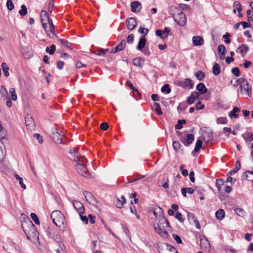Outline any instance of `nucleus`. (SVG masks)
Listing matches in <instances>:
<instances>
[{"mask_svg": "<svg viewBox=\"0 0 253 253\" xmlns=\"http://www.w3.org/2000/svg\"><path fill=\"white\" fill-rule=\"evenodd\" d=\"M220 66L219 64L214 63L212 67V73L215 76L218 75L220 73Z\"/></svg>", "mask_w": 253, "mask_h": 253, "instance_id": "nucleus-24", "label": "nucleus"}, {"mask_svg": "<svg viewBox=\"0 0 253 253\" xmlns=\"http://www.w3.org/2000/svg\"><path fill=\"white\" fill-rule=\"evenodd\" d=\"M247 16L249 21H250L251 19L253 17V11L248 10L247 11Z\"/></svg>", "mask_w": 253, "mask_h": 253, "instance_id": "nucleus-64", "label": "nucleus"}, {"mask_svg": "<svg viewBox=\"0 0 253 253\" xmlns=\"http://www.w3.org/2000/svg\"><path fill=\"white\" fill-rule=\"evenodd\" d=\"M187 108V105L185 102H182L179 103L177 107V110L179 111H183L185 110Z\"/></svg>", "mask_w": 253, "mask_h": 253, "instance_id": "nucleus-50", "label": "nucleus"}, {"mask_svg": "<svg viewBox=\"0 0 253 253\" xmlns=\"http://www.w3.org/2000/svg\"><path fill=\"white\" fill-rule=\"evenodd\" d=\"M0 93L1 95V97L3 99L5 100L8 99V94L5 87L3 85L1 86L0 89Z\"/></svg>", "mask_w": 253, "mask_h": 253, "instance_id": "nucleus-23", "label": "nucleus"}, {"mask_svg": "<svg viewBox=\"0 0 253 253\" xmlns=\"http://www.w3.org/2000/svg\"><path fill=\"white\" fill-rule=\"evenodd\" d=\"M21 216H23L24 219L21 223L22 228L27 239L30 240L31 237L36 236L37 234L35 225L29 217H26L24 214H22Z\"/></svg>", "mask_w": 253, "mask_h": 253, "instance_id": "nucleus-2", "label": "nucleus"}, {"mask_svg": "<svg viewBox=\"0 0 253 253\" xmlns=\"http://www.w3.org/2000/svg\"><path fill=\"white\" fill-rule=\"evenodd\" d=\"M108 49H99L95 51V54L99 56H104Z\"/></svg>", "mask_w": 253, "mask_h": 253, "instance_id": "nucleus-44", "label": "nucleus"}, {"mask_svg": "<svg viewBox=\"0 0 253 253\" xmlns=\"http://www.w3.org/2000/svg\"><path fill=\"white\" fill-rule=\"evenodd\" d=\"M132 63L134 65L139 67L141 66V59L135 58L132 61Z\"/></svg>", "mask_w": 253, "mask_h": 253, "instance_id": "nucleus-56", "label": "nucleus"}, {"mask_svg": "<svg viewBox=\"0 0 253 253\" xmlns=\"http://www.w3.org/2000/svg\"><path fill=\"white\" fill-rule=\"evenodd\" d=\"M59 42L63 45L67 47L68 48H71L70 45V43L68 42V41L65 39H59Z\"/></svg>", "mask_w": 253, "mask_h": 253, "instance_id": "nucleus-52", "label": "nucleus"}, {"mask_svg": "<svg viewBox=\"0 0 253 253\" xmlns=\"http://www.w3.org/2000/svg\"><path fill=\"white\" fill-rule=\"evenodd\" d=\"M184 165H181L180 166V170L182 174L184 176H187L188 175V170L187 169H184Z\"/></svg>", "mask_w": 253, "mask_h": 253, "instance_id": "nucleus-51", "label": "nucleus"}, {"mask_svg": "<svg viewBox=\"0 0 253 253\" xmlns=\"http://www.w3.org/2000/svg\"><path fill=\"white\" fill-rule=\"evenodd\" d=\"M196 89L202 94L206 93L207 91V88L203 83H199L196 86Z\"/></svg>", "mask_w": 253, "mask_h": 253, "instance_id": "nucleus-21", "label": "nucleus"}, {"mask_svg": "<svg viewBox=\"0 0 253 253\" xmlns=\"http://www.w3.org/2000/svg\"><path fill=\"white\" fill-rule=\"evenodd\" d=\"M187 216H188V218L189 220L194 222L195 220H197L195 215L192 213L189 212L188 213Z\"/></svg>", "mask_w": 253, "mask_h": 253, "instance_id": "nucleus-60", "label": "nucleus"}, {"mask_svg": "<svg viewBox=\"0 0 253 253\" xmlns=\"http://www.w3.org/2000/svg\"><path fill=\"white\" fill-rule=\"evenodd\" d=\"M46 51L49 53L50 54H53L56 50V46L55 45L52 44L51 45L50 47H46Z\"/></svg>", "mask_w": 253, "mask_h": 253, "instance_id": "nucleus-32", "label": "nucleus"}, {"mask_svg": "<svg viewBox=\"0 0 253 253\" xmlns=\"http://www.w3.org/2000/svg\"><path fill=\"white\" fill-rule=\"evenodd\" d=\"M27 13V7L25 5H21V9H20L19 11V14L22 16H23L24 15H25Z\"/></svg>", "mask_w": 253, "mask_h": 253, "instance_id": "nucleus-40", "label": "nucleus"}, {"mask_svg": "<svg viewBox=\"0 0 253 253\" xmlns=\"http://www.w3.org/2000/svg\"><path fill=\"white\" fill-rule=\"evenodd\" d=\"M25 125L29 130H34L36 126L35 123L33 118L30 114H27L25 117Z\"/></svg>", "mask_w": 253, "mask_h": 253, "instance_id": "nucleus-7", "label": "nucleus"}, {"mask_svg": "<svg viewBox=\"0 0 253 253\" xmlns=\"http://www.w3.org/2000/svg\"><path fill=\"white\" fill-rule=\"evenodd\" d=\"M49 18L48 13L46 11L42 10L41 13V20H43V19Z\"/></svg>", "mask_w": 253, "mask_h": 253, "instance_id": "nucleus-46", "label": "nucleus"}, {"mask_svg": "<svg viewBox=\"0 0 253 253\" xmlns=\"http://www.w3.org/2000/svg\"><path fill=\"white\" fill-rule=\"evenodd\" d=\"M243 81H245V79L241 78L239 79H234L231 81V84L235 87H237L238 85L240 86V84L243 83Z\"/></svg>", "mask_w": 253, "mask_h": 253, "instance_id": "nucleus-27", "label": "nucleus"}, {"mask_svg": "<svg viewBox=\"0 0 253 253\" xmlns=\"http://www.w3.org/2000/svg\"><path fill=\"white\" fill-rule=\"evenodd\" d=\"M195 75L196 77L197 78V79L199 81L203 80L205 77V75L204 73L200 70L196 72L195 73Z\"/></svg>", "mask_w": 253, "mask_h": 253, "instance_id": "nucleus-31", "label": "nucleus"}, {"mask_svg": "<svg viewBox=\"0 0 253 253\" xmlns=\"http://www.w3.org/2000/svg\"><path fill=\"white\" fill-rule=\"evenodd\" d=\"M108 124L106 122L102 123L100 126V128L103 130H106L108 128Z\"/></svg>", "mask_w": 253, "mask_h": 253, "instance_id": "nucleus-62", "label": "nucleus"}, {"mask_svg": "<svg viewBox=\"0 0 253 253\" xmlns=\"http://www.w3.org/2000/svg\"><path fill=\"white\" fill-rule=\"evenodd\" d=\"M126 27L128 30H132L137 26V23L135 18L133 17L129 18L126 20Z\"/></svg>", "mask_w": 253, "mask_h": 253, "instance_id": "nucleus-12", "label": "nucleus"}, {"mask_svg": "<svg viewBox=\"0 0 253 253\" xmlns=\"http://www.w3.org/2000/svg\"><path fill=\"white\" fill-rule=\"evenodd\" d=\"M42 27L44 29L45 32L49 37L53 38L54 36V26L53 24L47 25H46V27Z\"/></svg>", "mask_w": 253, "mask_h": 253, "instance_id": "nucleus-13", "label": "nucleus"}, {"mask_svg": "<svg viewBox=\"0 0 253 253\" xmlns=\"http://www.w3.org/2000/svg\"><path fill=\"white\" fill-rule=\"evenodd\" d=\"M141 9V4L138 1H134L131 3V10L132 12H139Z\"/></svg>", "mask_w": 253, "mask_h": 253, "instance_id": "nucleus-18", "label": "nucleus"}, {"mask_svg": "<svg viewBox=\"0 0 253 253\" xmlns=\"http://www.w3.org/2000/svg\"><path fill=\"white\" fill-rule=\"evenodd\" d=\"M234 211L239 216L244 217L246 215V212L242 209L238 208L235 209Z\"/></svg>", "mask_w": 253, "mask_h": 253, "instance_id": "nucleus-30", "label": "nucleus"}, {"mask_svg": "<svg viewBox=\"0 0 253 253\" xmlns=\"http://www.w3.org/2000/svg\"><path fill=\"white\" fill-rule=\"evenodd\" d=\"M203 142L201 140H198L196 143L194 151L198 152L199 151L202 147Z\"/></svg>", "mask_w": 253, "mask_h": 253, "instance_id": "nucleus-38", "label": "nucleus"}, {"mask_svg": "<svg viewBox=\"0 0 253 253\" xmlns=\"http://www.w3.org/2000/svg\"><path fill=\"white\" fill-rule=\"evenodd\" d=\"M9 93L10 94L12 100L13 101H16L17 100V97L15 90L14 88H10L9 89Z\"/></svg>", "mask_w": 253, "mask_h": 253, "instance_id": "nucleus-35", "label": "nucleus"}, {"mask_svg": "<svg viewBox=\"0 0 253 253\" xmlns=\"http://www.w3.org/2000/svg\"><path fill=\"white\" fill-rule=\"evenodd\" d=\"M121 199L118 198L115 202L116 206L118 208H122L126 202V199L124 196H122Z\"/></svg>", "mask_w": 253, "mask_h": 253, "instance_id": "nucleus-22", "label": "nucleus"}, {"mask_svg": "<svg viewBox=\"0 0 253 253\" xmlns=\"http://www.w3.org/2000/svg\"><path fill=\"white\" fill-rule=\"evenodd\" d=\"M231 72L236 77H239L240 75V71L238 67L232 69Z\"/></svg>", "mask_w": 253, "mask_h": 253, "instance_id": "nucleus-53", "label": "nucleus"}, {"mask_svg": "<svg viewBox=\"0 0 253 253\" xmlns=\"http://www.w3.org/2000/svg\"><path fill=\"white\" fill-rule=\"evenodd\" d=\"M1 68L2 70H3V72L4 74V75L5 76V77L9 76V73L8 72V71H9V68L8 67V66L7 65V64L4 62H2L1 64Z\"/></svg>", "mask_w": 253, "mask_h": 253, "instance_id": "nucleus-29", "label": "nucleus"}, {"mask_svg": "<svg viewBox=\"0 0 253 253\" xmlns=\"http://www.w3.org/2000/svg\"><path fill=\"white\" fill-rule=\"evenodd\" d=\"M186 120H179L177 123L175 125V127L177 129H180L182 128V125L186 123Z\"/></svg>", "mask_w": 253, "mask_h": 253, "instance_id": "nucleus-33", "label": "nucleus"}, {"mask_svg": "<svg viewBox=\"0 0 253 253\" xmlns=\"http://www.w3.org/2000/svg\"><path fill=\"white\" fill-rule=\"evenodd\" d=\"M240 111L241 109L237 107H234L233 108V110L229 113L228 115L231 119L233 118H237L239 117L238 113L240 112Z\"/></svg>", "mask_w": 253, "mask_h": 253, "instance_id": "nucleus-20", "label": "nucleus"}, {"mask_svg": "<svg viewBox=\"0 0 253 253\" xmlns=\"http://www.w3.org/2000/svg\"><path fill=\"white\" fill-rule=\"evenodd\" d=\"M6 6L9 10H11L14 8V5L12 0H7L6 2Z\"/></svg>", "mask_w": 253, "mask_h": 253, "instance_id": "nucleus-54", "label": "nucleus"}, {"mask_svg": "<svg viewBox=\"0 0 253 253\" xmlns=\"http://www.w3.org/2000/svg\"><path fill=\"white\" fill-rule=\"evenodd\" d=\"M241 168V164L239 161H237L235 163V168L230 171L231 174L235 173Z\"/></svg>", "mask_w": 253, "mask_h": 253, "instance_id": "nucleus-34", "label": "nucleus"}, {"mask_svg": "<svg viewBox=\"0 0 253 253\" xmlns=\"http://www.w3.org/2000/svg\"><path fill=\"white\" fill-rule=\"evenodd\" d=\"M205 107V105L202 104L201 101H198L196 104V109L197 110L203 109Z\"/></svg>", "mask_w": 253, "mask_h": 253, "instance_id": "nucleus-59", "label": "nucleus"}, {"mask_svg": "<svg viewBox=\"0 0 253 253\" xmlns=\"http://www.w3.org/2000/svg\"><path fill=\"white\" fill-rule=\"evenodd\" d=\"M69 153L72 159L76 163L75 169L78 173L85 177H89V173L85 166L86 160L84 156L79 153V148L78 147L72 148Z\"/></svg>", "mask_w": 253, "mask_h": 253, "instance_id": "nucleus-1", "label": "nucleus"}, {"mask_svg": "<svg viewBox=\"0 0 253 253\" xmlns=\"http://www.w3.org/2000/svg\"><path fill=\"white\" fill-rule=\"evenodd\" d=\"M224 184V181L222 179H217L216 180V186L219 191L221 190V186Z\"/></svg>", "mask_w": 253, "mask_h": 253, "instance_id": "nucleus-37", "label": "nucleus"}, {"mask_svg": "<svg viewBox=\"0 0 253 253\" xmlns=\"http://www.w3.org/2000/svg\"><path fill=\"white\" fill-rule=\"evenodd\" d=\"M42 25V26L46 27V25H51L53 24L52 21L51 20H50L49 18L48 19H43V20H41Z\"/></svg>", "mask_w": 253, "mask_h": 253, "instance_id": "nucleus-47", "label": "nucleus"}, {"mask_svg": "<svg viewBox=\"0 0 253 253\" xmlns=\"http://www.w3.org/2000/svg\"><path fill=\"white\" fill-rule=\"evenodd\" d=\"M169 227V221L163 216L160 217L157 226H154L155 230L164 238L168 237Z\"/></svg>", "mask_w": 253, "mask_h": 253, "instance_id": "nucleus-3", "label": "nucleus"}, {"mask_svg": "<svg viewBox=\"0 0 253 253\" xmlns=\"http://www.w3.org/2000/svg\"><path fill=\"white\" fill-rule=\"evenodd\" d=\"M216 123L218 124H226L227 120L225 117H219L216 119Z\"/></svg>", "mask_w": 253, "mask_h": 253, "instance_id": "nucleus-41", "label": "nucleus"}, {"mask_svg": "<svg viewBox=\"0 0 253 253\" xmlns=\"http://www.w3.org/2000/svg\"><path fill=\"white\" fill-rule=\"evenodd\" d=\"M148 32L149 30L148 29L144 28L142 27H140L139 28L138 32L143 34V35L142 36H144V37L148 34Z\"/></svg>", "mask_w": 253, "mask_h": 253, "instance_id": "nucleus-45", "label": "nucleus"}, {"mask_svg": "<svg viewBox=\"0 0 253 253\" xmlns=\"http://www.w3.org/2000/svg\"><path fill=\"white\" fill-rule=\"evenodd\" d=\"M181 193L184 197L186 196V193L192 194L194 193V190L192 188H182L181 189Z\"/></svg>", "mask_w": 253, "mask_h": 253, "instance_id": "nucleus-26", "label": "nucleus"}, {"mask_svg": "<svg viewBox=\"0 0 253 253\" xmlns=\"http://www.w3.org/2000/svg\"><path fill=\"white\" fill-rule=\"evenodd\" d=\"M126 40H123L120 43L114 48H113L111 51V53H115L117 52L123 50L126 47Z\"/></svg>", "mask_w": 253, "mask_h": 253, "instance_id": "nucleus-14", "label": "nucleus"}, {"mask_svg": "<svg viewBox=\"0 0 253 253\" xmlns=\"http://www.w3.org/2000/svg\"><path fill=\"white\" fill-rule=\"evenodd\" d=\"M248 49L249 48L248 46L244 44H242L241 46H240L238 49V50L239 51V52L241 53L242 55L243 56L246 54Z\"/></svg>", "mask_w": 253, "mask_h": 253, "instance_id": "nucleus-28", "label": "nucleus"}, {"mask_svg": "<svg viewBox=\"0 0 253 253\" xmlns=\"http://www.w3.org/2000/svg\"><path fill=\"white\" fill-rule=\"evenodd\" d=\"M246 173L247 174V179L249 181H253V171L248 170Z\"/></svg>", "mask_w": 253, "mask_h": 253, "instance_id": "nucleus-42", "label": "nucleus"}, {"mask_svg": "<svg viewBox=\"0 0 253 253\" xmlns=\"http://www.w3.org/2000/svg\"><path fill=\"white\" fill-rule=\"evenodd\" d=\"M154 106H155V111L156 113L159 115H162L163 114V111L161 110L160 104L158 103L155 102Z\"/></svg>", "mask_w": 253, "mask_h": 253, "instance_id": "nucleus-36", "label": "nucleus"}, {"mask_svg": "<svg viewBox=\"0 0 253 253\" xmlns=\"http://www.w3.org/2000/svg\"><path fill=\"white\" fill-rule=\"evenodd\" d=\"M83 194L88 203L92 205H95L97 204L96 198L90 192L84 191Z\"/></svg>", "mask_w": 253, "mask_h": 253, "instance_id": "nucleus-10", "label": "nucleus"}, {"mask_svg": "<svg viewBox=\"0 0 253 253\" xmlns=\"http://www.w3.org/2000/svg\"><path fill=\"white\" fill-rule=\"evenodd\" d=\"M225 46L223 44L219 45L218 46V52L219 54H221L222 52H225Z\"/></svg>", "mask_w": 253, "mask_h": 253, "instance_id": "nucleus-61", "label": "nucleus"}, {"mask_svg": "<svg viewBox=\"0 0 253 253\" xmlns=\"http://www.w3.org/2000/svg\"><path fill=\"white\" fill-rule=\"evenodd\" d=\"M179 85L182 87H188L189 89H191L193 88L194 84L191 79H186L184 81H181Z\"/></svg>", "mask_w": 253, "mask_h": 253, "instance_id": "nucleus-15", "label": "nucleus"}, {"mask_svg": "<svg viewBox=\"0 0 253 253\" xmlns=\"http://www.w3.org/2000/svg\"><path fill=\"white\" fill-rule=\"evenodd\" d=\"M194 138L195 137L193 134H188L186 137H181L180 140L185 146H188L193 143Z\"/></svg>", "mask_w": 253, "mask_h": 253, "instance_id": "nucleus-9", "label": "nucleus"}, {"mask_svg": "<svg viewBox=\"0 0 253 253\" xmlns=\"http://www.w3.org/2000/svg\"><path fill=\"white\" fill-rule=\"evenodd\" d=\"M54 6V0H49L48 7V10L51 13Z\"/></svg>", "mask_w": 253, "mask_h": 253, "instance_id": "nucleus-49", "label": "nucleus"}, {"mask_svg": "<svg viewBox=\"0 0 253 253\" xmlns=\"http://www.w3.org/2000/svg\"><path fill=\"white\" fill-rule=\"evenodd\" d=\"M170 28L169 27H165L164 30H157L156 31V35L161 38L162 39L167 38L169 35H170Z\"/></svg>", "mask_w": 253, "mask_h": 253, "instance_id": "nucleus-8", "label": "nucleus"}, {"mask_svg": "<svg viewBox=\"0 0 253 253\" xmlns=\"http://www.w3.org/2000/svg\"><path fill=\"white\" fill-rule=\"evenodd\" d=\"M74 209L79 214L84 213V208L83 204L79 201L74 200L72 202Z\"/></svg>", "mask_w": 253, "mask_h": 253, "instance_id": "nucleus-11", "label": "nucleus"}, {"mask_svg": "<svg viewBox=\"0 0 253 253\" xmlns=\"http://www.w3.org/2000/svg\"><path fill=\"white\" fill-rule=\"evenodd\" d=\"M182 215L181 213L178 211H177L175 213V217L176 219H177L180 222H183L184 219L182 218Z\"/></svg>", "mask_w": 253, "mask_h": 253, "instance_id": "nucleus-55", "label": "nucleus"}, {"mask_svg": "<svg viewBox=\"0 0 253 253\" xmlns=\"http://www.w3.org/2000/svg\"><path fill=\"white\" fill-rule=\"evenodd\" d=\"M134 41V36L132 34L128 35L127 38V42L128 43H132Z\"/></svg>", "mask_w": 253, "mask_h": 253, "instance_id": "nucleus-63", "label": "nucleus"}, {"mask_svg": "<svg viewBox=\"0 0 253 253\" xmlns=\"http://www.w3.org/2000/svg\"><path fill=\"white\" fill-rule=\"evenodd\" d=\"M170 12L174 21L179 26H183L186 23L185 14L179 9L174 6L170 8Z\"/></svg>", "mask_w": 253, "mask_h": 253, "instance_id": "nucleus-4", "label": "nucleus"}, {"mask_svg": "<svg viewBox=\"0 0 253 253\" xmlns=\"http://www.w3.org/2000/svg\"><path fill=\"white\" fill-rule=\"evenodd\" d=\"M169 178L167 176H164L163 177L162 179H160L158 181V184L160 186H161L165 189L169 188Z\"/></svg>", "mask_w": 253, "mask_h": 253, "instance_id": "nucleus-17", "label": "nucleus"}, {"mask_svg": "<svg viewBox=\"0 0 253 253\" xmlns=\"http://www.w3.org/2000/svg\"><path fill=\"white\" fill-rule=\"evenodd\" d=\"M172 237L175 240L177 243L181 244L182 243V240L180 237L178 235L173 234Z\"/></svg>", "mask_w": 253, "mask_h": 253, "instance_id": "nucleus-58", "label": "nucleus"}, {"mask_svg": "<svg viewBox=\"0 0 253 253\" xmlns=\"http://www.w3.org/2000/svg\"><path fill=\"white\" fill-rule=\"evenodd\" d=\"M161 91L163 92H166L167 94H169L170 92V89L169 87V85L168 84H166L161 88Z\"/></svg>", "mask_w": 253, "mask_h": 253, "instance_id": "nucleus-43", "label": "nucleus"}, {"mask_svg": "<svg viewBox=\"0 0 253 253\" xmlns=\"http://www.w3.org/2000/svg\"><path fill=\"white\" fill-rule=\"evenodd\" d=\"M172 147L174 150L177 152L180 148L181 144L178 141H174L172 142Z\"/></svg>", "mask_w": 253, "mask_h": 253, "instance_id": "nucleus-39", "label": "nucleus"}, {"mask_svg": "<svg viewBox=\"0 0 253 253\" xmlns=\"http://www.w3.org/2000/svg\"><path fill=\"white\" fill-rule=\"evenodd\" d=\"M50 217L52 220L53 223L59 227H62L64 225L65 221V217L63 213L58 210H56L52 212Z\"/></svg>", "mask_w": 253, "mask_h": 253, "instance_id": "nucleus-5", "label": "nucleus"}, {"mask_svg": "<svg viewBox=\"0 0 253 253\" xmlns=\"http://www.w3.org/2000/svg\"><path fill=\"white\" fill-rule=\"evenodd\" d=\"M192 42L194 46H200L204 44V39L199 36H194L192 38Z\"/></svg>", "mask_w": 253, "mask_h": 253, "instance_id": "nucleus-16", "label": "nucleus"}, {"mask_svg": "<svg viewBox=\"0 0 253 253\" xmlns=\"http://www.w3.org/2000/svg\"><path fill=\"white\" fill-rule=\"evenodd\" d=\"M164 246H165V247H166L167 250H169V251L171 252H175V253H178L176 251L175 249L172 247L171 246L169 245L168 244H165Z\"/></svg>", "mask_w": 253, "mask_h": 253, "instance_id": "nucleus-57", "label": "nucleus"}, {"mask_svg": "<svg viewBox=\"0 0 253 253\" xmlns=\"http://www.w3.org/2000/svg\"><path fill=\"white\" fill-rule=\"evenodd\" d=\"M215 216L216 217L220 220H222L225 216V211L222 209H219L215 212Z\"/></svg>", "mask_w": 253, "mask_h": 253, "instance_id": "nucleus-25", "label": "nucleus"}, {"mask_svg": "<svg viewBox=\"0 0 253 253\" xmlns=\"http://www.w3.org/2000/svg\"><path fill=\"white\" fill-rule=\"evenodd\" d=\"M31 217L33 219V220L35 222V223L38 225L40 224V221L37 215L35 213H31Z\"/></svg>", "mask_w": 253, "mask_h": 253, "instance_id": "nucleus-48", "label": "nucleus"}, {"mask_svg": "<svg viewBox=\"0 0 253 253\" xmlns=\"http://www.w3.org/2000/svg\"><path fill=\"white\" fill-rule=\"evenodd\" d=\"M240 87L242 94L246 93L249 97L252 96L251 85L245 79V81H243V83L240 84Z\"/></svg>", "mask_w": 253, "mask_h": 253, "instance_id": "nucleus-6", "label": "nucleus"}, {"mask_svg": "<svg viewBox=\"0 0 253 253\" xmlns=\"http://www.w3.org/2000/svg\"><path fill=\"white\" fill-rule=\"evenodd\" d=\"M146 43V39L145 38H144V36H141L139 39L138 45L136 47L137 49L140 51H142V49L145 47Z\"/></svg>", "mask_w": 253, "mask_h": 253, "instance_id": "nucleus-19", "label": "nucleus"}]
</instances>
